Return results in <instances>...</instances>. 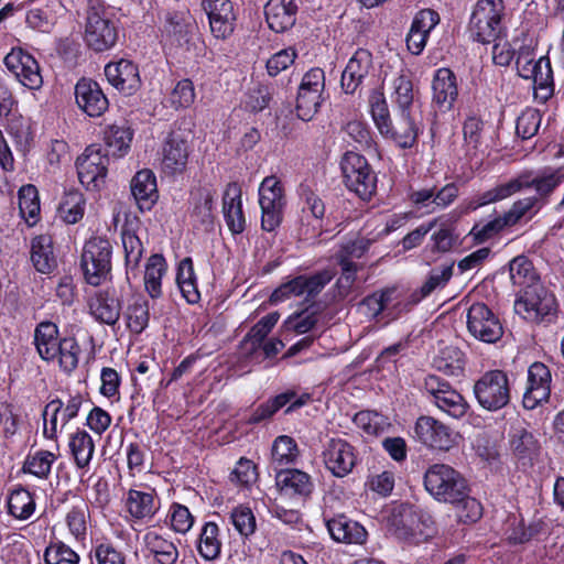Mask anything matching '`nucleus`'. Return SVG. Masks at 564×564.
Wrapping results in <instances>:
<instances>
[{
    "instance_id": "obj_25",
    "label": "nucleus",
    "mask_w": 564,
    "mask_h": 564,
    "mask_svg": "<svg viewBox=\"0 0 564 564\" xmlns=\"http://www.w3.org/2000/svg\"><path fill=\"white\" fill-rule=\"evenodd\" d=\"M194 22L188 11H167L164 14L163 36L174 46L189 43Z\"/></svg>"
},
{
    "instance_id": "obj_28",
    "label": "nucleus",
    "mask_w": 564,
    "mask_h": 564,
    "mask_svg": "<svg viewBox=\"0 0 564 564\" xmlns=\"http://www.w3.org/2000/svg\"><path fill=\"white\" fill-rule=\"evenodd\" d=\"M275 482L283 495L300 500L308 498L314 489L311 476L300 469L279 470Z\"/></svg>"
},
{
    "instance_id": "obj_1",
    "label": "nucleus",
    "mask_w": 564,
    "mask_h": 564,
    "mask_svg": "<svg viewBox=\"0 0 564 564\" xmlns=\"http://www.w3.org/2000/svg\"><path fill=\"white\" fill-rule=\"evenodd\" d=\"M83 26L84 42L91 51L106 52L117 44L119 28L110 8L104 1H87Z\"/></svg>"
},
{
    "instance_id": "obj_27",
    "label": "nucleus",
    "mask_w": 564,
    "mask_h": 564,
    "mask_svg": "<svg viewBox=\"0 0 564 564\" xmlns=\"http://www.w3.org/2000/svg\"><path fill=\"white\" fill-rule=\"evenodd\" d=\"M371 67V53L364 48L357 50L341 74L340 84L345 93L354 94L369 74Z\"/></svg>"
},
{
    "instance_id": "obj_11",
    "label": "nucleus",
    "mask_w": 564,
    "mask_h": 564,
    "mask_svg": "<svg viewBox=\"0 0 564 564\" xmlns=\"http://www.w3.org/2000/svg\"><path fill=\"white\" fill-rule=\"evenodd\" d=\"M414 433L422 444L444 452L457 446L460 438L458 432L429 415H422L416 420Z\"/></svg>"
},
{
    "instance_id": "obj_20",
    "label": "nucleus",
    "mask_w": 564,
    "mask_h": 564,
    "mask_svg": "<svg viewBox=\"0 0 564 564\" xmlns=\"http://www.w3.org/2000/svg\"><path fill=\"white\" fill-rule=\"evenodd\" d=\"M551 372L542 362H533L528 370V386L523 394V406L535 409L550 397Z\"/></svg>"
},
{
    "instance_id": "obj_23",
    "label": "nucleus",
    "mask_w": 564,
    "mask_h": 564,
    "mask_svg": "<svg viewBox=\"0 0 564 564\" xmlns=\"http://www.w3.org/2000/svg\"><path fill=\"white\" fill-rule=\"evenodd\" d=\"M438 22L440 15L434 10L423 9L415 14L405 39L406 47L413 55L423 52L431 31Z\"/></svg>"
},
{
    "instance_id": "obj_44",
    "label": "nucleus",
    "mask_w": 564,
    "mask_h": 564,
    "mask_svg": "<svg viewBox=\"0 0 564 564\" xmlns=\"http://www.w3.org/2000/svg\"><path fill=\"white\" fill-rule=\"evenodd\" d=\"M509 273L513 285L527 289L539 283L532 262L524 256L516 257L510 261Z\"/></svg>"
},
{
    "instance_id": "obj_51",
    "label": "nucleus",
    "mask_w": 564,
    "mask_h": 564,
    "mask_svg": "<svg viewBox=\"0 0 564 564\" xmlns=\"http://www.w3.org/2000/svg\"><path fill=\"white\" fill-rule=\"evenodd\" d=\"M463 354L455 347H445L434 358L433 366L448 376H458L463 371Z\"/></svg>"
},
{
    "instance_id": "obj_56",
    "label": "nucleus",
    "mask_w": 564,
    "mask_h": 564,
    "mask_svg": "<svg viewBox=\"0 0 564 564\" xmlns=\"http://www.w3.org/2000/svg\"><path fill=\"white\" fill-rule=\"evenodd\" d=\"M294 397V391H288L268 400L253 411L248 422L251 424H257L271 417L276 411L291 402Z\"/></svg>"
},
{
    "instance_id": "obj_19",
    "label": "nucleus",
    "mask_w": 564,
    "mask_h": 564,
    "mask_svg": "<svg viewBox=\"0 0 564 564\" xmlns=\"http://www.w3.org/2000/svg\"><path fill=\"white\" fill-rule=\"evenodd\" d=\"M121 311L122 299L112 288L97 292L89 301V313L100 324L115 326Z\"/></svg>"
},
{
    "instance_id": "obj_53",
    "label": "nucleus",
    "mask_w": 564,
    "mask_h": 564,
    "mask_svg": "<svg viewBox=\"0 0 564 564\" xmlns=\"http://www.w3.org/2000/svg\"><path fill=\"white\" fill-rule=\"evenodd\" d=\"M122 246L127 265L137 267L143 254V245L135 235L131 224H126L121 230Z\"/></svg>"
},
{
    "instance_id": "obj_26",
    "label": "nucleus",
    "mask_w": 564,
    "mask_h": 564,
    "mask_svg": "<svg viewBox=\"0 0 564 564\" xmlns=\"http://www.w3.org/2000/svg\"><path fill=\"white\" fill-rule=\"evenodd\" d=\"M371 241L367 238H357L344 245L337 254L338 264L341 268L339 283L349 289L356 279L357 264L351 259L361 258L369 249Z\"/></svg>"
},
{
    "instance_id": "obj_59",
    "label": "nucleus",
    "mask_w": 564,
    "mask_h": 564,
    "mask_svg": "<svg viewBox=\"0 0 564 564\" xmlns=\"http://www.w3.org/2000/svg\"><path fill=\"white\" fill-rule=\"evenodd\" d=\"M230 520L235 529L243 538H249L256 532V517L252 510L245 505H240L231 511Z\"/></svg>"
},
{
    "instance_id": "obj_33",
    "label": "nucleus",
    "mask_w": 564,
    "mask_h": 564,
    "mask_svg": "<svg viewBox=\"0 0 564 564\" xmlns=\"http://www.w3.org/2000/svg\"><path fill=\"white\" fill-rule=\"evenodd\" d=\"M130 188L141 210H150L159 198L156 178L150 170L137 172L131 180Z\"/></svg>"
},
{
    "instance_id": "obj_40",
    "label": "nucleus",
    "mask_w": 564,
    "mask_h": 564,
    "mask_svg": "<svg viewBox=\"0 0 564 564\" xmlns=\"http://www.w3.org/2000/svg\"><path fill=\"white\" fill-rule=\"evenodd\" d=\"M166 271L165 259L162 254H152L147 263L144 272L145 290L152 299L162 294L161 280Z\"/></svg>"
},
{
    "instance_id": "obj_55",
    "label": "nucleus",
    "mask_w": 564,
    "mask_h": 564,
    "mask_svg": "<svg viewBox=\"0 0 564 564\" xmlns=\"http://www.w3.org/2000/svg\"><path fill=\"white\" fill-rule=\"evenodd\" d=\"M415 98V91L411 78L405 74H400L393 80V102L399 110H412Z\"/></svg>"
},
{
    "instance_id": "obj_6",
    "label": "nucleus",
    "mask_w": 564,
    "mask_h": 564,
    "mask_svg": "<svg viewBox=\"0 0 564 564\" xmlns=\"http://www.w3.org/2000/svg\"><path fill=\"white\" fill-rule=\"evenodd\" d=\"M514 311L531 322H550L556 313V301L544 285L535 283L523 290L514 302Z\"/></svg>"
},
{
    "instance_id": "obj_34",
    "label": "nucleus",
    "mask_w": 564,
    "mask_h": 564,
    "mask_svg": "<svg viewBox=\"0 0 564 564\" xmlns=\"http://www.w3.org/2000/svg\"><path fill=\"white\" fill-rule=\"evenodd\" d=\"M31 261L35 270L43 274H50L57 268L51 236L40 235L32 239Z\"/></svg>"
},
{
    "instance_id": "obj_9",
    "label": "nucleus",
    "mask_w": 564,
    "mask_h": 564,
    "mask_svg": "<svg viewBox=\"0 0 564 564\" xmlns=\"http://www.w3.org/2000/svg\"><path fill=\"white\" fill-rule=\"evenodd\" d=\"M192 143L189 130L176 129L169 133L161 151V166L166 175L181 174L186 170Z\"/></svg>"
},
{
    "instance_id": "obj_61",
    "label": "nucleus",
    "mask_w": 564,
    "mask_h": 564,
    "mask_svg": "<svg viewBox=\"0 0 564 564\" xmlns=\"http://www.w3.org/2000/svg\"><path fill=\"white\" fill-rule=\"evenodd\" d=\"M322 102V94L300 89L296 98V112L303 121H310Z\"/></svg>"
},
{
    "instance_id": "obj_3",
    "label": "nucleus",
    "mask_w": 564,
    "mask_h": 564,
    "mask_svg": "<svg viewBox=\"0 0 564 564\" xmlns=\"http://www.w3.org/2000/svg\"><path fill=\"white\" fill-rule=\"evenodd\" d=\"M340 169L345 186L362 200L371 199L377 189V175L367 159L348 151L341 158Z\"/></svg>"
},
{
    "instance_id": "obj_42",
    "label": "nucleus",
    "mask_w": 564,
    "mask_h": 564,
    "mask_svg": "<svg viewBox=\"0 0 564 564\" xmlns=\"http://www.w3.org/2000/svg\"><path fill=\"white\" fill-rule=\"evenodd\" d=\"M219 528L215 522H207L199 534L198 552L207 561L217 558L220 554L221 542L218 539Z\"/></svg>"
},
{
    "instance_id": "obj_16",
    "label": "nucleus",
    "mask_w": 564,
    "mask_h": 564,
    "mask_svg": "<svg viewBox=\"0 0 564 564\" xmlns=\"http://www.w3.org/2000/svg\"><path fill=\"white\" fill-rule=\"evenodd\" d=\"M514 181L521 183L519 192L524 188H534L533 197L540 198L542 206L547 202L553 192L564 182V167H546L539 171L534 176L530 173H522L514 177Z\"/></svg>"
},
{
    "instance_id": "obj_24",
    "label": "nucleus",
    "mask_w": 564,
    "mask_h": 564,
    "mask_svg": "<svg viewBox=\"0 0 564 564\" xmlns=\"http://www.w3.org/2000/svg\"><path fill=\"white\" fill-rule=\"evenodd\" d=\"M509 446L514 458L523 466H531L538 458L541 449V445L534 434L522 425L511 427Z\"/></svg>"
},
{
    "instance_id": "obj_37",
    "label": "nucleus",
    "mask_w": 564,
    "mask_h": 564,
    "mask_svg": "<svg viewBox=\"0 0 564 564\" xmlns=\"http://www.w3.org/2000/svg\"><path fill=\"white\" fill-rule=\"evenodd\" d=\"M34 343L43 360H54L57 357V347L61 343L57 326L52 322L40 323L34 332Z\"/></svg>"
},
{
    "instance_id": "obj_48",
    "label": "nucleus",
    "mask_w": 564,
    "mask_h": 564,
    "mask_svg": "<svg viewBox=\"0 0 564 564\" xmlns=\"http://www.w3.org/2000/svg\"><path fill=\"white\" fill-rule=\"evenodd\" d=\"M132 140V132L124 124H111L105 131V142L108 150L105 153L111 152L112 155H122L123 152L130 147Z\"/></svg>"
},
{
    "instance_id": "obj_58",
    "label": "nucleus",
    "mask_w": 564,
    "mask_h": 564,
    "mask_svg": "<svg viewBox=\"0 0 564 564\" xmlns=\"http://www.w3.org/2000/svg\"><path fill=\"white\" fill-rule=\"evenodd\" d=\"M299 449L295 441L286 435L275 438L272 446V460L278 465H288L295 460Z\"/></svg>"
},
{
    "instance_id": "obj_57",
    "label": "nucleus",
    "mask_w": 564,
    "mask_h": 564,
    "mask_svg": "<svg viewBox=\"0 0 564 564\" xmlns=\"http://www.w3.org/2000/svg\"><path fill=\"white\" fill-rule=\"evenodd\" d=\"M521 183H518L513 178H510L508 182L498 184L494 188L484 192L480 194L477 199L476 204L473 206L474 209L480 206H485L491 203L503 200L517 193H519V186Z\"/></svg>"
},
{
    "instance_id": "obj_2",
    "label": "nucleus",
    "mask_w": 564,
    "mask_h": 564,
    "mask_svg": "<svg viewBox=\"0 0 564 564\" xmlns=\"http://www.w3.org/2000/svg\"><path fill=\"white\" fill-rule=\"evenodd\" d=\"M424 487L437 501L451 503L459 501L468 487L460 473L446 464H434L424 474Z\"/></svg>"
},
{
    "instance_id": "obj_60",
    "label": "nucleus",
    "mask_w": 564,
    "mask_h": 564,
    "mask_svg": "<svg viewBox=\"0 0 564 564\" xmlns=\"http://www.w3.org/2000/svg\"><path fill=\"white\" fill-rule=\"evenodd\" d=\"M79 345L73 337L61 339L57 347V357L61 368L65 372H72L78 365Z\"/></svg>"
},
{
    "instance_id": "obj_15",
    "label": "nucleus",
    "mask_w": 564,
    "mask_h": 564,
    "mask_svg": "<svg viewBox=\"0 0 564 564\" xmlns=\"http://www.w3.org/2000/svg\"><path fill=\"white\" fill-rule=\"evenodd\" d=\"M4 65L15 78L29 89H40L43 77L36 59L22 48H12L4 57Z\"/></svg>"
},
{
    "instance_id": "obj_62",
    "label": "nucleus",
    "mask_w": 564,
    "mask_h": 564,
    "mask_svg": "<svg viewBox=\"0 0 564 564\" xmlns=\"http://www.w3.org/2000/svg\"><path fill=\"white\" fill-rule=\"evenodd\" d=\"M456 506L457 517L460 522L473 523L478 521L482 516V507L480 502L469 496V488H466V495L459 501L451 502Z\"/></svg>"
},
{
    "instance_id": "obj_49",
    "label": "nucleus",
    "mask_w": 564,
    "mask_h": 564,
    "mask_svg": "<svg viewBox=\"0 0 564 564\" xmlns=\"http://www.w3.org/2000/svg\"><path fill=\"white\" fill-rule=\"evenodd\" d=\"M355 424L366 434L382 435L391 426L388 417L375 411H360L354 416Z\"/></svg>"
},
{
    "instance_id": "obj_31",
    "label": "nucleus",
    "mask_w": 564,
    "mask_h": 564,
    "mask_svg": "<svg viewBox=\"0 0 564 564\" xmlns=\"http://www.w3.org/2000/svg\"><path fill=\"white\" fill-rule=\"evenodd\" d=\"M417 521L415 508L401 503L393 507L388 517V531L399 540L413 542L414 533L419 532L414 524Z\"/></svg>"
},
{
    "instance_id": "obj_63",
    "label": "nucleus",
    "mask_w": 564,
    "mask_h": 564,
    "mask_svg": "<svg viewBox=\"0 0 564 564\" xmlns=\"http://www.w3.org/2000/svg\"><path fill=\"white\" fill-rule=\"evenodd\" d=\"M9 512L18 519H28L34 511V502L28 490L20 489L11 494Z\"/></svg>"
},
{
    "instance_id": "obj_10",
    "label": "nucleus",
    "mask_w": 564,
    "mask_h": 564,
    "mask_svg": "<svg viewBox=\"0 0 564 564\" xmlns=\"http://www.w3.org/2000/svg\"><path fill=\"white\" fill-rule=\"evenodd\" d=\"M467 329L476 339L495 344L503 335V326L499 316L485 303H474L467 311Z\"/></svg>"
},
{
    "instance_id": "obj_35",
    "label": "nucleus",
    "mask_w": 564,
    "mask_h": 564,
    "mask_svg": "<svg viewBox=\"0 0 564 564\" xmlns=\"http://www.w3.org/2000/svg\"><path fill=\"white\" fill-rule=\"evenodd\" d=\"M224 216L229 230L237 235L245 230V216L241 205V191L237 184H228L224 193Z\"/></svg>"
},
{
    "instance_id": "obj_32",
    "label": "nucleus",
    "mask_w": 564,
    "mask_h": 564,
    "mask_svg": "<svg viewBox=\"0 0 564 564\" xmlns=\"http://www.w3.org/2000/svg\"><path fill=\"white\" fill-rule=\"evenodd\" d=\"M433 102L441 111L452 109L457 96L456 76L448 68H440L436 70L433 83Z\"/></svg>"
},
{
    "instance_id": "obj_7",
    "label": "nucleus",
    "mask_w": 564,
    "mask_h": 564,
    "mask_svg": "<svg viewBox=\"0 0 564 564\" xmlns=\"http://www.w3.org/2000/svg\"><path fill=\"white\" fill-rule=\"evenodd\" d=\"M479 405L488 411H498L510 402L508 376L502 370L485 372L474 386Z\"/></svg>"
},
{
    "instance_id": "obj_5",
    "label": "nucleus",
    "mask_w": 564,
    "mask_h": 564,
    "mask_svg": "<svg viewBox=\"0 0 564 564\" xmlns=\"http://www.w3.org/2000/svg\"><path fill=\"white\" fill-rule=\"evenodd\" d=\"M502 0H478L469 21L471 37L482 44L495 42L501 33Z\"/></svg>"
},
{
    "instance_id": "obj_38",
    "label": "nucleus",
    "mask_w": 564,
    "mask_h": 564,
    "mask_svg": "<svg viewBox=\"0 0 564 564\" xmlns=\"http://www.w3.org/2000/svg\"><path fill=\"white\" fill-rule=\"evenodd\" d=\"M530 79L533 82L535 99H539L541 102L547 101L554 91L553 73L547 57L541 56L535 62V70Z\"/></svg>"
},
{
    "instance_id": "obj_46",
    "label": "nucleus",
    "mask_w": 564,
    "mask_h": 564,
    "mask_svg": "<svg viewBox=\"0 0 564 564\" xmlns=\"http://www.w3.org/2000/svg\"><path fill=\"white\" fill-rule=\"evenodd\" d=\"M19 208L23 218L31 225L36 224L40 215V198L36 187L32 184L23 185L18 193Z\"/></svg>"
},
{
    "instance_id": "obj_14",
    "label": "nucleus",
    "mask_w": 564,
    "mask_h": 564,
    "mask_svg": "<svg viewBox=\"0 0 564 564\" xmlns=\"http://www.w3.org/2000/svg\"><path fill=\"white\" fill-rule=\"evenodd\" d=\"M108 164V153H104L99 145L87 147L76 161L79 182L87 189H98L105 183Z\"/></svg>"
},
{
    "instance_id": "obj_45",
    "label": "nucleus",
    "mask_w": 564,
    "mask_h": 564,
    "mask_svg": "<svg viewBox=\"0 0 564 564\" xmlns=\"http://www.w3.org/2000/svg\"><path fill=\"white\" fill-rule=\"evenodd\" d=\"M541 208L542 204H540V198L529 196L516 200L503 214V217L507 220V224L510 227H513L525 217L531 219Z\"/></svg>"
},
{
    "instance_id": "obj_29",
    "label": "nucleus",
    "mask_w": 564,
    "mask_h": 564,
    "mask_svg": "<svg viewBox=\"0 0 564 564\" xmlns=\"http://www.w3.org/2000/svg\"><path fill=\"white\" fill-rule=\"evenodd\" d=\"M327 530L336 542L345 544H364L367 541L368 533L366 529L357 521L349 519L345 514L326 521Z\"/></svg>"
},
{
    "instance_id": "obj_8",
    "label": "nucleus",
    "mask_w": 564,
    "mask_h": 564,
    "mask_svg": "<svg viewBox=\"0 0 564 564\" xmlns=\"http://www.w3.org/2000/svg\"><path fill=\"white\" fill-rule=\"evenodd\" d=\"M259 204L262 212V229L273 231L282 221L286 204L282 183L275 176H268L260 184Z\"/></svg>"
},
{
    "instance_id": "obj_50",
    "label": "nucleus",
    "mask_w": 564,
    "mask_h": 564,
    "mask_svg": "<svg viewBox=\"0 0 564 564\" xmlns=\"http://www.w3.org/2000/svg\"><path fill=\"white\" fill-rule=\"evenodd\" d=\"M129 513L135 519H143L154 513L153 496L150 492L131 489L127 497Z\"/></svg>"
},
{
    "instance_id": "obj_43",
    "label": "nucleus",
    "mask_w": 564,
    "mask_h": 564,
    "mask_svg": "<svg viewBox=\"0 0 564 564\" xmlns=\"http://www.w3.org/2000/svg\"><path fill=\"white\" fill-rule=\"evenodd\" d=\"M85 198L78 191L65 193L58 205V215L67 224H76L84 216Z\"/></svg>"
},
{
    "instance_id": "obj_39",
    "label": "nucleus",
    "mask_w": 564,
    "mask_h": 564,
    "mask_svg": "<svg viewBox=\"0 0 564 564\" xmlns=\"http://www.w3.org/2000/svg\"><path fill=\"white\" fill-rule=\"evenodd\" d=\"M145 546L159 564H175L178 558V550L174 542L164 539L155 532L144 535Z\"/></svg>"
},
{
    "instance_id": "obj_17",
    "label": "nucleus",
    "mask_w": 564,
    "mask_h": 564,
    "mask_svg": "<svg viewBox=\"0 0 564 564\" xmlns=\"http://www.w3.org/2000/svg\"><path fill=\"white\" fill-rule=\"evenodd\" d=\"M202 8L208 17L213 35L225 40L235 30L236 13L230 0H202Z\"/></svg>"
},
{
    "instance_id": "obj_21",
    "label": "nucleus",
    "mask_w": 564,
    "mask_h": 564,
    "mask_svg": "<svg viewBox=\"0 0 564 564\" xmlns=\"http://www.w3.org/2000/svg\"><path fill=\"white\" fill-rule=\"evenodd\" d=\"M75 98L78 107L89 117L101 116L109 106L99 84L88 78H82L77 82Z\"/></svg>"
},
{
    "instance_id": "obj_22",
    "label": "nucleus",
    "mask_w": 564,
    "mask_h": 564,
    "mask_svg": "<svg viewBox=\"0 0 564 564\" xmlns=\"http://www.w3.org/2000/svg\"><path fill=\"white\" fill-rule=\"evenodd\" d=\"M105 75L109 84L124 95L134 94L141 86L138 66L128 59L107 64Z\"/></svg>"
},
{
    "instance_id": "obj_52",
    "label": "nucleus",
    "mask_w": 564,
    "mask_h": 564,
    "mask_svg": "<svg viewBox=\"0 0 564 564\" xmlns=\"http://www.w3.org/2000/svg\"><path fill=\"white\" fill-rule=\"evenodd\" d=\"M56 456L48 451H37L34 454H29L22 470L32 474L39 478L46 479L51 473L52 464Z\"/></svg>"
},
{
    "instance_id": "obj_13",
    "label": "nucleus",
    "mask_w": 564,
    "mask_h": 564,
    "mask_svg": "<svg viewBox=\"0 0 564 564\" xmlns=\"http://www.w3.org/2000/svg\"><path fill=\"white\" fill-rule=\"evenodd\" d=\"M322 457L325 468L337 478L351 474L358 462L355 446L340 437H332L325 443Z\"/></svg>"
},
{
    "instance_id": "obj_18",
    "label": "nucleus",
    "mask_w": 564,
    "mask_h": 564,
    "mask_svg": "<svg viewBox=\"0 0 564 564\" xmlns=\"http://www.w3.org/2000/svg\"><path fill=\"white\" fill-rule=\"evenodd\" d=\"M420 127L412 110H399L394 120H390L380 134L393 141L401 149H411L415 145Z\"/></svg>"
},
{
    "instance_id": "obj_54",
    "label": "nucleus",
    "mask_w": 564,
    "mask_h": 564,
    "mask_svg": "<svg viewBox=\"0 0 564 564\" xmlns=\"http://www.w3.org/2000/svg\"><path fill=\"white\" fill-rule=\"evenodd\" d=\"M334 274L329 270H323L312 275H299L301 295H305V300L314 299L327 285Z\"/></svg>"
},
{
    "instance_id": "obj_47",
    "label": "nucleus",
    "mask_w": 564,
    "mask_h": 564,
    "mask_svg": "<svg viewBox=\"0 0 564 564\" xmlns=\"http://www.w3.org/2000/svg\"><path fill=\"white\" fill-rule=\"evenodd\" d=\"M70 452L78 468L89 465L95 445L91 436L86 431H78L72 435L69 441Z\"/></svg>"
},
{
    "instance_id": "obj_36",
    "label": "nucleus",
    "mask_w": 564,
    "mask_h": 564,
    "mask_svg": "<svg viewBox=\"0 0 564 564\" xmlns=\"http://www.w3.org/2000/svg\"><path fill=\"white\" fill-rule=\"evenodd\" d=\"M279 319L278 313H270L263 316L246 335L240 344V354L243 358H252L258 354L268 334L275 326Z\"/></svg>"
},
{
    "instance_id": "obj_64",
    "label": "nucleus",
    "mask_w": 564,
    "mask_h": 564,
    "mask_svg": "<svg viewBox=\"0 0 564 564\" xmlns=\"http://www.w3.org/2000/svg\"><path fill=\"white\" fill-rule=\"evenodd\" d=\"M195 100V89L191 79H182L172 89L169 102L174 109L188 108Z\"/></svg>"
},
{
    "instance_id": "obj_30",
    "label": "nucleus",
    "mask_w": 564,
    "mask_h": 564,
    "mask_svg": "<svg viewBox=\"0 0 564 564\" xmlns=\"http://www.w3.org/2000/svg\"><path fill=\"white\" fill-rule=\"evenodd\" d=\"M295 0H269L264 7V14L269 28L281 33L295 24L297 14Z\"/></svg>"
},
{
    "instance_id": "obj_4",
    "label": "nucleus",
    "mask_w": 564,
    "mask_h": 564,
    "mask_svg": "<svg viewBox=\"0 0 564 564\" xmlns=\"http://www.w3.org/2000/svg\"><path fill=\"white\" fill-rule=\"evenodd\" d=\"M111 243L106 238L94 237L85 243L80 268L88 284L98 286L108 279L111 271Z\"/></svg>"
},
{
    "instance_id": "obj_12",
    "label": "nucleus",
    "mask_w": 564,
    "mask_h": 564,
    "mask_svg": "<svg viewBox=\"0 0 564 564\" xmlns=\"http://www.w3.org/2000/svg\"><path fill=\"white\" fill-rule=\"evenodd\" d=\"M424 389L441 411L454 419L463 417L468 404L464 398L451 387V384L435 375H429L424 379Z\"/></svg>"
},
{
    "instance_id": "obj_41",
    "label": "nucleus",
    "mask_w": 564,
    "mask_h": 564,
    "mask_svg": "<svg viewBox=\"0 0 564 564\" xmlns=\"http://www.w3.org/2000/svg\"><path fill=\"white\" fill-rule=\"evenodd\" d=\"M123 316L127 319V327L140 334L149 324V304L142 296L133 297L132 302L127 306Z\"/></svg>"
}]
</instances>
